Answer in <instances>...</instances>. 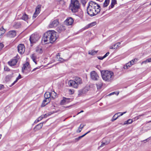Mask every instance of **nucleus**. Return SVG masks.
<instances>
[{
	"label": "nucleus",
	"mask_w": 151,
	"mask_h": 151,
	"mask_svg": "<svg viewBox=\"0 0 151 151\" xmlns=\"http://www.w3.org/2000/svg\"><path fill=\"white\" fill-rule=\"evenodd\" d=\"M88 91L86 88H84L83 89L79 90L78 91V95L81 96L83 94L86 93Z\"/></svg>",
	"instance_id": "obj_15"
},
{
	"label": "nucleus",
	"mask_w": 151,
	"mask_h": 151,
	"mask_svg": "<svg viewBox=\"0 0 151 151\" xmlns=\"http://www.w3.org/2000/svg\"><path fill=\"white\" fill-rule=\"evenodd\" d=\"M42 119V117L41 116L37 119V121L39 122V121L41 120Z\"/></svg>",
	"instance_id": "obj_49"
},
{
	"label": "nucleus",
	"mask_w": 151,
	"mask_h": 151,
	"mask_svg": "<svg viewBox=\"0 0 151 151\" xmlns=\"http://www.w3.org/2000/svg\"><path fill=\"white\" fill-rule=\"evenodd\" d=\"M79 140V139H78V138H75L74 140H73V142H78Z\"/></svg>",
	"instance_id": "obj_51"
},
{
	"label": "nucleus",
	"mask_w": 151,
	"mask_h": 151,
	"mask_svg": "<svg viewBox=\"0 0 151 151\" xmlns=\"http://www.w3.org/2000/svg\"><path fill=\"white\" fill-rule=\"evenodd\" d=\"M51 93V96L50 97L51 99V98L53 99H55L56 97V93L54 91L52 92Z\"/></svg>",
	"instance_id": "obj_23"
},
{
	"label": "nucleus",
	"mask_w": 151,
	"mask_h": 151,
	"mask_svg": "<svg viewBox=\"0 0 151 151\" xmlns=\"http://www.w3.org/2000/svg\"><path fill=\"white\" fill-rule=\"evenodd\" d=\"M59 24L58 21L57 19H55L52 21H51L49 25V28L55 27L57 26Z\"/></svg>",
	"instance_id": "obj_10"
},
{
	"label": "nucleus",
	"mask_w": 151,
	"mask_h": 151,
	"mask_svg": "<svg viewBox=\"0 0 151 151\" xmlns=\"http://www.w3.org/2000/svg\"><path fill=\"white\" fill-rule=\"evenodd\" d=\"M102 140L104 141V142L105 143L106 145L109 143L110 142V139L109 138H106L103 139Z\"/></svg>",
	"instance_id": "obj_29"
},
{
	"label": "nucleus",
	"mask_w": 151,
	"mask_h": 151,
	"mask_svg": "<svg viewBox=\"0 0 151 151\" xmlns=\"http://www.w3.org/2000/svg\"><path fill=\"white\" fill-rule=\"evenodd\" d=\"M109 0H105L103 5V7H105L108 6L109 3Z\"/></svg>",
	"instance_id": "obj_30"
},
{
	"label": "nucleus",
	"mask_w": 151,
	"mask_h": 151,
	"mask_svg": "<svg viewBox=\"0 0 151 151\" xmlns=\"http://www.w3.org/2000/svg\"><path fill=\"white\" fill-rule=\"evenodd\" d=\"M65 29V27L63 25L58 27L56 29V30L59 33H61L64 31Z\"/></svg>",
	"instance_id": "obj_17"
},
{
	"label": "nucleus",
	"mask_w": 151,
	"mask_h": 151,
	"mask_svg": "<svg viewBox=\"0 0 151 151\" xmlns=\"http://www.w3.org/2000/svg\"><path fill=\"white\" fill-rule=\"evenodd\" d=\"M60 104L61 105H64V104L65 103V97L63 98V99L62 100H61L60 102Z\"/></svg>",
	"instance_id": "obj_39"
},
{
	"label": "nucleus",
	"mask_w": 151,
	"mask_h": 151,
	"mask_svg": "<svg viewBox=\"0 0 151 151\" xmlns=\"http://www.w3.org/2000/svg\"><path fill=\"white\" fill-rule=\"evenodd\" d=\"M4 88V86L3 85L0 84V90L3 89Z\"/></svg>",
	"instance_id": "obj_57"
},
{
	"label": "nucleus",
	"mask_w": 151,
	"mask_h": 151,
	"mask_svg": "<svg viewBox=\"0 0 151 151\" xmlns=\"http://www.w3.org/2000/svg\"><path fill=\"white\" fill-rule=\"evenodd\" d=\"M31 58L32 60L36 64H37L36 60V56H35V54H32L31 56Z\"/></svg>",
	"instance_id": "obj_24"
},
{
	"label": "nucleus",
	"mask_w": 151,
	"mask_h": 151,
	"mask_svg": "<svg viewBox=\"0 0 151 151\" xmlns=\"http://www.w3.org/2000/svg\"><path fill=\"white\" fill-rule=\"evenodd\" d=\"M60 55L59 53H58L57 55V58L58 60L61 62H63L64 61H67V60H64L62 58H61L60 57Z\"/></svg>",
	"instance_id": "obj_21"
},
{
	"label": "nucleus",
	"mask_w": 151,
	"mask_h": 151,
	"mask_svg": "<svg viewBox=\"0 0 151 151\" xmlns=\"http://www.w3.org/2000/svg\"><path fill=\"white\" fill-rule=\"evenodd\" d=\"M132 65H133V64L132 63V61H130L126 64V65L124 66V69H127L128 67H130Z\"/></svg>",
	"instance_id": "obj_22"
},
{
	"label": "nucleus",
	"mask_w": 151,
	"mask_h": 151,
	"mask_svg": "<svg viewBox=\"0 0 151 151\" xmlns=\"http://www.w3.org/2000/svg\"><path fill=\"white\" fill-rule=\"evenodd\" d=\"M102 77L103 80L107 82L111 81L114 77V73L111 71L102 70L101 72Z\"/></svg>",
	"instance_id": "obj_3"
},
{
	"label": "nucleus",
	"mask_w": 151,
	"mask_h": 151,
	"mask_svg": "<svg viewBox=\"0 0 151 151\" xmlns=\"http://www.w3.org/2000/svg\"><path fill=\"white\" fill-rule=\"evenodd\" d=\"M35 51L38 53H42V47L40 46H37L36 48Z\"/></svg>",
	"instance_id": "obj_19"
},
{
	"label": "nucleus",
	"mask_w": 151,
	"mask_h": 151,
	"mask_svg": "<svg viewBox=\"0 0 151 151\" xmlns=\"http://www.w3.org/2000/svg\"><path fill=\"white\" fill-rule=\"evenodd\" d=\"M114 4H113L111 3V5L110 6V7H111V8H113L114 6Z\"/></svg>",
	"instance_id": "obj_60"
},
{
	"label": "nucleus",
	"mask_w": 151,
	"mask_h": 151,
	"mask_svg": "<svg viewBox=\"0 0 151 151\" xmlns=\"http://www.w3.org/2000/svg\"><path fill=\"white\" fill-rule=\"evenodd\" d=\"M69 93L70 94H73L74 93V90L73 89H70L69 90Z\"/></svg>",
	"instance_id": "obj_43"
},
{
	"label": "nucleus",
	"mask_w": 151,
	"mask_h": 151,
	"mask_svg": "<svg viewBox=\"0 0 151 151\" xmlns=\"http://www.w3.org/2000/svg\"><path fill=\"white\" fill-rule=\"evenodd\" d=\"M17 62V60L16 58V57H14V58L8 62L9 65L10 66H13L15 65Z\"/></svg>",
	"instance_id": "obj_13"
},
{
	"label": "nucleus",
	"mask_w": 151,
	"mask_h": 151,
	"mask_svg": "<svg viewBox=\"0 0 151 151\" xmlns=\"http://www.w3.org/2000/svg\"><path fill=\"white\" fill-rule=\"evenodd\" d=\"M109 54V52H107L103 56L104 58H105L106 57H107Z\"/></svg>",
	"instance_id": "obj_53"
},
{
	"label": "nucleus",
	"mask_w": 151,
	"mask_h": 151,
	"mask_svg": "<svg viewBox=\"0 0 151 151\" xmlns=\"http://www.w3.org/2000/svg\"><path fill=\"white\" fill-rule=\"evenodd\" d=\"M80 7V4L78 0H71V3L69 6V9L73 12H77Z\"/></svg>",
	"instance_id": "obj_4"
},
{
	"label": "nucleus",
	"mask_w": 151,
	"mask_h": 151,
	"mask_svg": "<svg viewBox=\"0 0 151 151\" xmlns=\"http://www.w3.org/2000/svg\"><path fill=\"white\" fill-rule=\"evenodd\" d=\"M45 99H48V102H49L51 100V95L50 93L49 92H46L44 95Z\"/></svg>",
	"instance_id": "obj_16"
},
{
	"label": "nucleus",
	"mask_w": 151,
	"mask_h": 151,
	"mask_svg": "<svg viewBox=\"0 0 151 151\" xmlns=\"http://www.w3.org/2000/svg\"><path fill=\"white\" fill-rule=\"evenodd\" d=\"M16 31L14 30H11L9 31L6 34V36L7 37H13L16 35Z\"/></svg>",
	"instance_id": "obj_12"
},
{
	"label": "nucleus",
	"mask_w": 151,
	"mask_h": 151,
	"mask_svg": "<svg viewBox=\"0 0 151 151\" xmlns=\"http://www.w3.org/2000/svg\"><path fill=\"white\" fill-rule=\"evenodd\" d=\"M146 60L148 63L151 62V58L147 59Z\"/></svg>",
	"instance_id": "obj_58"
},
{
	"label": "nucleus",
	"mask_w": 151,
	"mask_h": 151,
	"mask_svg": "<svg viewBox=\"0 0 151 151\" xmlns=\"http://www.w3.org/2000/svg\"><path fill=\"white\" fill-rule=\"evenodd\" d=\"M97 52V51H95L94 50L91 51H88V53L89 54H90L92 55H95Z\"/></svg>",
	"instance_id": "obj_32"
},
{
	"label": "nucleus",
	"mask_w": 151,
	"mask_h": 151,
	"mask_svg": "<svg viewBox=\"0 0 151 151\" xmlns=\"http://www.w3.org/2000/svg\"><path fill=\"white\" fill-rule=\"evenodd\" d=\"M40 38V37L37 34H32L30 37L29 40L31 43L36 42Z\"/></svg>",
	"instance_id": "obj_6"
},
{
	"label": "nucleus",
	"mask_w": 151,
	"mask_h": 151,
	"mask_svg": "<svg viewBox=\"0 0 151 151\" xmlns=\"http://www.w3.org/2000/svg\"><path fill=\"white\" fill-rule=\"evenodd\" d=\"M24 70H27V73L31 71L30 66H29V63L27 62L25 64L23 65L22 68V72L23 73Z\"/></svg>",
	"instance_id": "obj_8"
},
{
	"label": "nucleus",
	"mask_w": 151,
	"mask_h": 151,
	"mask_svg": "<svg viewBox=\"0 0 151 151\" xmlns=\"http://www.w3.org/2000/svg\"><path fill=\"white\" fill-rule=\"evenodd\" d=\"M111 3L115 5L116 4V0H111Z\"/></svg>",
	"instance_id": "obj_48"
},
{
	"label": "nucleus",
	"mask_w": 151,
	"mask_h": 151,
	"mask_svg": "<svg viewBox=\"0 0 151 151\" xmlns=\"http://www.w3.org/2000/svg\"><path fill=\"white\" fill-rule=\"evenodd\" d=\"M114 94H116L115 92H112L111 93H110L108 95V96H111L112 95Z\"/></svg>",
	"instance_id": "obj_59"
},
{
	"label": "nucleus",
	"mask_w": 151,
	"mask_h": 151,
	"mask_svg": "<svg viewBox=\"0 0 151 151\" xmlns=\"http://www.w3.org/2000/svg\"><path fill=\"white\" fill-rule=\"evenodd\" d=\"M44 102H47V103L48 102V99H45L43 100Z\"/></svg>",
	"instance_id": "obj_61"
},
{
	"label": "nucleus",
	"mask_w": 151,
	"mask_h": 151,
	"mask_svg": "<svg viewBox=\"0 0 151 151\" xmlns=\"http://www.w3.org/2000/svg\"><path fill=\"white\" fill-rule=\"evenodd\" d=\"M65 99L66 103H68L72 101V99L70 98H67L65 97Z\"/></svg>",
	"instance_id": "obj_37"
},
{
	"label": "nucleus",
	"mask_w": 151,
	"mask_h": 151,
	"mask_svg": "<svg viewBox=\"0 0 151 151\" xmlns=\"http://www.w3.org/2000/svg\"><path fill=\"white\" fill-rule=\"evenodd\" d=\"M145 115V114H141V115H139L138 116H136V117H135V118L136 119H138L141 116H143Z\"/></svg>",
	"instance_id": "obj_42"
},
{
	"label": "nucleus",
	"mask_w": 151,
	"mask_h": 151,
	"mask_svg": "<svg viewBox=\"0 0 151 151\" xmlns=\"http://www.w3.org/2000/svg\"><path fill=\"white\" fill-rule=\"evenodd\" d=\"M101 145L98 147V149H99L101 147H103L104 146L106 145V144L104 142V141L102 140L101 142Z\"/></svg>",
	"instance_id": "obj_34"
},
{
	"label": "nucleus",
	"mask_w": 151,
	"mask_h": 151,
	"mask_svg": "<svg viewBox=\"0 0 151 151\" xmlns=\"http://www.w3.org/2000/svg\"><path fill=\"white\" fill-rule=\"evenodd\" d=\"M0 29L1 30V32L2 33L3 35L4 34V33L6 32L5 30L3 28V27H2L1 28H0Z\"/></svg>",
	"instance_id": "obj_38"
},
{
	"label": "nucleus",
	"mask_w": 151,
	"mask_h": 151,
	"mask_svg": "<svg viewBox=\"0 0 151 151\" xmlns=\"http://www.w3.org/2000/svg\"><path fill=\"white\" fill-rule=\"evenodd\" d=\"M21 78V76L19 74L18 77L17 78L16 80L14 81V82L10 86H12L14 85L17 81Z\"/></svg>",
	"instance_id": "obj_31"
},
{
	"label": "nucleus",
	"mask_w": 151,
	"mask_h": 151,
	"mask_svg": "<svg viewBox=\"0 0 151 151\" xmlns=\"http://www.w3.org/2000/svg\"><path fill=\"white\" fill-rule=\"evenodd\" d=\"M4 46V45L2 43H0V49H1Z\"/></svg>",
	"instance_id": "obj_52"
},
{
	"label": "nucleus",
	"mask_w": 151,
	"mask_h": 151,
	"mask_svg": "<svg viewBox=\"0 0 151 151\" xmlns=\"http://www.w3.org/2000/svg\"><path fill=\"white\" fill-rule=\"evenodd\" d=\"M1 31V29H0V31ZM3 35L2 34V33L0 31V38H1L3 36Z\"/></svg>",
	"instance_id": "obj_62"
},
{
	"label": "nucleus",
	"mask_w": 151,
	"mask_h": 151,
	"mask_svg": "<svg viewBox=\"0 0 151 151\" xmlns=\"http://www.w3.org/2000/svg\"><path fill=\"white\" fill-rule=\"evenodd\" d=\"M90 76L91 78L94 81H97L99 78L98 75L95 71H93L91 72Z\"/></svg>",
	"instance_id": "obj_7"
},
{
	"label": "nucleus",
	"mask_w": 151,
	"mask_h": 151,
	"mask_svg": "<svg viewBox=\"0 0 151 151\" xmlns=\"http://www.w3.org/2000/svg\"><path fill=\"white\" fill-rule=\"evenodd\" d=\"M41 6L40 5H38L37 6L36 8L35 12L37 13V14H39Z\"/></svg>",
	"instance_id": "obj_27"
},
{
	"label": "nucleus",
	"mask_w": 151,
	"mask_h": 151,
	"mask_svg": "<svg viewBox=\"0 0 151 151\" xmlns=\"http://www.w3.org/2000/svg\"><path fill=\"white\" fill-rule=\"evenodd\" d=\"M81 2L83 6H85L86 3V0H81Z\"/></svg>",
	"instance_id": "obj_40"
},
{
	"label": "nucleus",
	"mask_w": 151,
	"mask_h": 151,
	"mask_svg": "<svg viewBox=\"0 0 151 151\" xmlns=\"http://www.w3.org/2000/svg\"><path fill=\"white\" fill-rule=\"evenodd\" d=\"M56 32L54 30H49L46 32L42 38L45 44L53 43L56 40Z\"/></svg>",
	"instance_id": "obj_2"
},
{
	"label": "nucleus",
	"mask_w": 151,
	"mask_h": 151,
	"mask_svg": "<svg viewBox=\"0 0 151 151\" xmlns=\"http://www.w3.org/2000/svg\"><path fill=\"white\" fill-rule=\"evenodd\" d=\"M100 6L96 2L91 1L89 3L87 8L88 14L91 17L96 15L100 11Z\"/></svg>",
	"instance_id": "obj_1"
},
{
	"label": "nucleus",
	"mask_w": 151,
	"mask_h": 151,
	"mask_svg": "<svg viewBox=\"0 0 151 151\" xmlns=\"http://www.w3.org/2000/svg\"><path fill=\"white\" fill-rule=\"evenodd\" d=\"M126 113V111H125L123 113L118 112L115 114L113 116L111 119L112 121L113 122L119 116H122L123 114Z\"/></svg>",
	"instance_id": "obj_11"
},
{
	"label": "nucleus",
	"mask_w": 151,
	"mask_h": 151,
	"mask_svg": "<svg viewBox=\"0 0 151 151\" xmlns=\"http://www.w3.org/2000/svg\"><path fill=\"white\" fill-rule=\"evenodd\" d=\"M46 114L45 115H42L41 116L42 117V119H43V118H45V116H46Z\"/></svg>",
	"instance_id": "obj_63"
},
{
	"label": "nucleus",
	"mask_w": 151,
	"mask_h": 151,
	"mask_svg": "<svg viewBox=\"0 0 151 151\" xmlns=\"http://www.w3.org/2000/svg\"><path fill=\"white\" fill-rule=\"evenodd\" d=\"M83 112V110H81V111L80 112H79L77 114V115H78V114H79L80 113H81Z\"/></svg>",
	"instance_id": "obj_64"
},
{
	"label": "nucleus",
	"mask_w": 151,
	"mask_h": 151,
	"mask_svg": "<svg viewBox=\"0 0 151 151\" xmlns=\"http://www.w3.org/2000/svg\"><path fill=\"white\" fill-rule=\"evenodd\" d=\"M40 68V67H37L36 68H34L32 71V72H33V71H35L37 69H39Z\"/></svg>",
	"instance_id": "obj_55"
},
{
	"label": "nucleus",
	"mask_w": 151,
	"mask_h": 151,
	"mask_svg": "<svg viewBox=\"0 0 151 151\" xmlns=\"http://www.w3.org/2000/svg\"><path fill=\"white\" fill-rule=\"evenodd\" d=\"M120 44V42H118L114 45H113L111 47H110V49H116V45H117V44Z\"/></svg>",
	"instance_id": "obj_35"
},
{
	"label": "nucleus",
	"mask_w": 151,
	"mask_h": 151,
	"mask_svg": "<svg viewBox=\"0 0 151 151\" xmlns=\"http://www.w3.org/2000/svg\"><path fill=\"white\" fill-rule=\"evenodd\" d=\"M73 20L71 17L67 18L65 21L66 24L68 25H71L73 22Z\"/></svg>",
	"instance_id": "obj_14"
},
{
	"label": "nucleus",
	"mask_w": 151,
	"mask_h": 151,
	"mask_svg": "<svg viewBox=\"0 0 151 151\" xmlns=\"http://www.w3.org/2000/svg\"><path fill=\"white\" fill-rule=\"evenodd\" d=\"M82 83V80L81 78L78 77H75L73 80H70L68 83L70 86L74 88H77L79 85Z\"/></svg>",
	"instance_id": "obj_5"
},
{
	"label": "nucleus",
	"mask_w": 151,
	"mask_h": 151,
	"mask_svg": "<svg viewBox=\"0 0 151 151\" xmlns=\"http://www.w3.org/2000/svg\"><path fill=\"white\" fill-rule=\"evenodd\" d=\"M18 50L19 52L21 54H23L25 50V48L23 44H19L17 47Z\"/></svg>",
	"instance_id": "obj_9"
},
{
	"label": "nucleus",
	"mask_w": 151,
	"mask_h": 151,
	"mask_svg": "<svg viewBox=\"0 0 151 151\" xmlns=\"http://www.w3.org/2000/svg\"><path fill=\"white\" fill-rule=\"evenodd\" d=\"M43 123H41L37 125L34 128L35 131L39 130L43 126Z\"/></svg>",
	"instance_id": "obj_20"
},
{
	"label": "nucleus",
	"mask_w": 151,
	"mask_h": 151,
	"mask_svg": "<svg viewBox=\"0 0 151 151\" xmlns=\"http://www.w3.org/2000/svg\"><path fill=\"white\" fill-rule=\"evenodd\" d=\"M46 102H44V101H43V102L42 103V104L41 105V107H44L47 104V103H45Z\"/></svg>",
	"instance_id": "obj_44"
},
{
	"label": "nucleus",
	"mask_w": 151,
	"mask_h": 151,
	"mask_svg": "<svg viewBox=\"0 0 151 151\" xmlns=\"http://www.w3.org/2000/svg\"><path fill=\"white\" fill-rule=\"evenodd\" d=\"M84 125H83L82 124H81L79 127L77 132H80L82 130V129L84 127Z\"/></svg>",
	"instance_id": "obj_36"
},
{
	"label": "nucleus",
	"mask_w": 151,
	"mask_h": 151,
	"mask_svg": "<svg viewBox=\"0 0 151 151\" xmlns=\"http://www.w3.org/2000/svg\"><path fill=\"white\" fill-rule=\"evenodd\" d=\"M98 58L100 60H102L104 58V56H103V57L98 56Z\"/></svg>",
	"instance_id": "obj_54"
},
{
	"label": "nucleus",
	"mask_w": 151,
	"mask_h": 151,
	"mask_svg": "<svg viewBox=\"0 0 151 151\" xmlns=\"http://www.w3.org/2000/svg\"><path fill=\"white\" fill-rule=\"evenodd\" d=\"M38 14H37V13L35 12L33 16V19H35L38 16Z\"/></svg>",
	"instance_id": "obj_41"
},
{
	"label": "nucleus",
	"mask_w": 151,
	"mask_h": 151,
	"mask_svg": "<svg viewBox=\"0 0 151 151\" xmlns=\"http://www.w3.org/2000/svg\"><path fill=\"white\" fill-rule=\"evenodd\" d=\"M147 62V60H145L143 61L141 63V64H146Z\"/></svg>",
	"instance_id": "obj_56"
},
{
	"label": "nucleus",
	"mask_w": 151,
	"mask_h": 151,
	"mask_svg": "<svg viewBox=\"0 0 151 151\" xmlns=\"http://www.w3.org/2000/svg\"><path fill=\"white\" fill-rule=\"evenodd\" d=\"M133 121L132 119H129L127 121H125L124 122V124H130Z\"/></svg>",
	"instance_id": "obj_33"
},
{
	"label": "nucleus",
	"mask_w": 151,
	"mask_h": 151,
	"mask_svg": "<svg viewBox=\"0 0 151 151\" xmlns=\"http://www.w3.org/2000/svg\"><path fill=\"white\" fill-rule=\"evenodd\" d=\"M28 19V15L26 14H23L22 16V19L25 21H27Z\"/></svg>",
	"instance_id": "obj_25"
},
{
	"label": "nucleus",
	"mask_w": 151,
	"mask_h": 151,
	"mask_svg": "<svg viewBox=\"0 0 151 151\" xmlns=\"http://www.w3.org/2000/svg\"><path fill=\"white\" fill-rule=\"evenodd\" d=\"M86 133L85 134H84L81 136H79V137H78V139L80 140V139H81L83 137H84L85 135H86L87 133Z\"/></svg>",
	"instance_id": "obj_46"
},
{
	"label": "nucleus",
	"mask_w": 151,
	"mask_h": 151,
	"mask_svg": "<svg viewBox=\"0 0 151 151\" xmlns=\"http://www.w3.org/2000/svg\"><path fill=\"white\" fill-rule=\"evenodd\" d=\"M21 27L20 22H15L13 25V27L15 29H18Z\"/></svg>",
	"instance_id": "obj_18"
},
{
	"label": "nucleus",
	"mask_w": 151,
	"mask_h": 151,
	"mask_svg": "<svg viewBox=\"0 0 151 151\" xmlns=\"http://www.w3.org/2000/svg\"><path fill=\"white\" fill-rule=\"evenodd\" d=\"M137 59L136 58L134 59L131 60V61H132V64L133 65L134 63V62H137Z\"/></svg>",
	"instance_id": "obj_47"
},
{
	"label": "nucleus",
	"mask_w": 151,
	"mask_h": 151,
	"mask_svg": "<svg viewBox=\"0 0 151 151\" xmlns=\"http://www.w3.org/2000/svg\"><path fill=\"white\" fill-rule=\"evenodd\" d=\"M46 102H44V101H43V102L42 103V104L41 105V107H44L47 104V103H45Z\"/></svg>",
	"instance_id": "obj_45"
},
{
	"label": "nucleus",
	"mask_w": 151,
	"mask_h": 151,
	"mask_svg": "<svg viewBox=\"0 0 151 151\" xmlns=\"http://www.w3.org/2000/svg\"><path fill=\"white\" fill-rule=\"evenodd\" d=\"M96 22H92L88 24V25H87L86 27L87 28L91 27H92V26L95 25L96 24Z\"/></svg>",
	"instance_id": "obj_28"
},
{
	"label": "nucleus",
	"mask_w": 151,
	"mask_h": 151,
	"mask_svg": "<svg viewBox=\"0 0 151 151\" xmlns=\"http://www.w3.org/2000/svg\"><path fill=\"white\" fill-rule=\"evenodd\" d=\"M4 70L6 71H9V68L6 66L4 67Z\"/></svg>",
	"instance_id": "obj_50"
},
{
	"label": "nucleus",
	"mask_w": 151,
	"mask_h": 151,
	"mask_svg": "<svg viewBox=\"0 0 151 151\" xmlns=\"http://www.w3.org/2000/svg\"><path fill=\"white\" fill-rule=\"evenodd\" d=\"M98 89H100L102 87L103 83L101 82H99L96 84Z\"/></svg>",
	"instance_id": "obj_26"
}]
</instances>
